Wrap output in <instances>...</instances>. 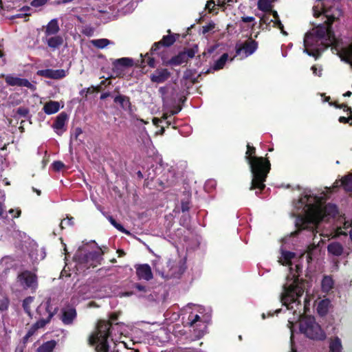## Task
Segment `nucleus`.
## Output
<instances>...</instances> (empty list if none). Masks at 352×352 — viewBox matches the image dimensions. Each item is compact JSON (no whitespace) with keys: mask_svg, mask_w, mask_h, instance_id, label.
Instances as JSON below:
<instances>
[{"mask_svg":"<svg viewBox=\"0 0 352 352\" xmlns=\"http://www.w3.org/2000/svg\"><path fill=\"white\" fill-rule=\"evenodd\" d=\"M339 122H341V123H344V124H346V123H349L350 124V123L352 122V115L350 116L348 118H346L344 116H340L339 118Z\"/></svg>","mask_w":352,"mask_h":352,"instance_id":"bf43d9fd","label":"nucleus"},{"mask_svg":"<svg viewBox=\"0 0 352 352\" xmlns=\"http://www.w3.org/2000/svg\"><path fill=\"white\" fill-rule=\"evenodd\" d=\"M153 54H155V53L152 54L151 50L150 52H148L144 55V58H142V63H145L152 68L155 67V58L152 56ZM156 54H158L156 53Z\"/></svg>","mask_w":352,"mask_h":352,"instance_id":"e433bc0d","label":"nucleus"},{"mask_svg":"<svg viewBox=\"0 0 352 352\" xmlns=\"http://www.w3.org/2000/svg\"><path fill=\"white\" fill-rule=\"evenodd\" d=\"M199 52V47L197 45H194L192 47H185L178 54L173 56L167 61H164L163 65L165 66L172 65L177 66L182 63H188L189 58H192Z\"/></svg>","mask_w":352,"mask_h":352,"instance_id":"6e6552de","label":"nucleus"},{"mask_svg":"<svg viewBox=\"0 0 352 352\" xmlns=\"http://www.w3.org/2000/svg\"><path fill=\"white\" fill-rule=\"evenodd\" d=\"M67 119L68 116L65 112H61L56 118L52 127L58 135H61L66 131L65 124Z\"/></svg>","mask_w":352,"mask_h":352,"instance_id":"f3484780","label":"nucleus"},{"mask_svg":"<svg viewBox=\"0 0 352 352\" xmlns=\"http://www.w3.org/2000/svg\"><path fill=\"white\" fill-rule=\"evenodd\" d=\"M215 28V24L214 23H210L206 25H204L202 27V33L204 34L213 30V29Z\"/></svg>","mask_w":352,"mask_h":352,"instance_id":"6e6d98bb","label":"nucleus"},{"mask_svg":"<svg viewBox=\"0 0 352 352\" xmlns=\"http://www.w3.org/2000/svg\"><path fill=\"white\" fill-rule=\"evenodd\" d=\"M118 318V314L111 313L109 316L110 320H98L95 331L89 335V345L94 346L96 352H97L96 345L102 342H105L108 345V352L116 351L115 350L109 351L108 338L111 335L112 322L116 321Z\"/></svg>","mask_w":352,"mask_h":352,"instance_id":"39448f33","label":"nucleus"},{"mask_svg":"<svg viewBox=\"0 0 352 352\" xmlns=\"http://www.w3.org/2000/svg\"><path fill=\"white\" fill-rule=\"evenodd\" d=\"M36 74L39 76L52 79V69L38 70Z\"/></svg>","mask_w":352,"mask_h":352,"instance_id":"49530a36","label":"nucleus"},{"mask_svg":"<svg viewBox=\"0 0 352 352\" xmlns=\"http://www.w3.org/2000/svg\"><path fill=\"white\" fill-rule=\"evenodd\" d=\"M43 42L54 51L63 45L64 40L62 36L56 34L43 37Z\"/></svg>","mask_w":352,"mask_h":352,"instance_id":"412c9836","label":"nucleus"},{"mask_svg":"<svg viewBox=\"0 0 352 352\" xmlns=\"http://www.w3.org/2000/svg\"><path fill=\"white\" fill-rule=\"evenodd\" d=\"M327 250L329 253L335 256H340L343 252V247L338 242H333L328 245Z\"/></svg>","mask_w":352,"mask_h":352,"instance_id":"cd10ccee","label":"nucleus"},{"mask_svg":"<svg viewBox=\"0 0 352 352\" xmlns=\"http://www.w3.org/2000/svg\"><path fill=\"white\" fill-rule=\"evenodd\" d=\"M340 185L347 192H352V175H346L340 180Z\"/></svg>","mask_w":352,"mask_h":352,"instance_id":"72a5a7b5","label":"nucleus"},{"mask_svg":"<svg viewBox=\"0 0 352 352\" xmlns=\"http://www.w3.org/2000/svg\"><path fill=\"white\" fill-rule=\"evenodd\" d=\"M113 102L119 104L124 110L131 111V103L129 96L119 94L114 98Z\"/></svg>","mask_w":352,"mask_h":352,"instance_id":"393cba45","label":"nucleus"},{"mask_svg":"<svg viewBox=\"0 0 352 352\" xmlns=\"http://www.w3.org/2000/svg\"><path fill=\"white\" fill-rule=\"evenodd\" d=\"M47 1L48 0H32L30 5L33 7L38 8L46 4Z\"/></svg>","mask_w":352,"mask_h":352,"instance_id":"5fc2aeb1","label":"nucleus"},{"mask_svg":"<svg viewBox=\"0 0 352 352\" xmlns=\"http://www.w3.org/2000/svg\"><path fill=\"white\" fill-rule=\"evenodd\" d=\"M258 157L256 155V148L248 143L247 144V151L245 153V160L248 163H250L251 160H253L254 158H258Z\"/></svg>","mask_w":352,"mask_h":352,"instance_id":"f704fd0d","label":"nucleus"},{"mask_svg":"<svg viewBox=\"0 0 352 352\" xmlns=\"http://www.w3.org/2000/svg\"><path fill=\"white\" fill-rule=\"evenodd\" d=\"M215 6L214 1L213 0H210L207 1L206 8H208L210 12L212 11V9Z\"/></svg>","mask_w":352,"mask_h":352,"instance_id":"69168bd1","label":"nucleus"},{"mask_svg":"<svg viewBox=\"0 0 352 352\" xmlns=\"http://www.w3.org/2000/svg\"><path fill=\"white\" fill-rule=\"evenodd\" d=\"M71 140L75 142L77 145L81 146L83 149L85 148V141L87 140V133L82 131L80 128H76L74 135H72Z\"/></svg>","mask_w":352,"mask_h":352,"instance_id":"4be33fe9","label":"nucleus"},{"mask_svg":"<svg viewBox=\"0 0 352 352\" xmlns=\"http://www.w3.org/2000/svg\"><path fill=\"white\" fill-rule=\"evenodd\" d=\"M342 60L344 61L346 63L350 65L351 68L352 69V56H344L340 55Z\"/></svg>","mask_w":352,"mask_h":352,"instance_id":"13d9d810","label":"nucleus"},{"mask_svg":"<svg viewBox=\"0 0 352 352\" xmlns=\"http://www.w3.org/2000/svg\"><path fill=\"white\" fill-rule=\"evenodd\" d=\"M296 273L293 274L292 277L287 276V280H292V283L289 285H284L283 292L280 295V300L283 305L286 306L287 309L300 310L301 302L299 298L303 295L306 287L309 286V282L300 278L302 266L300 264H296L295 266Z\"/></svg>","mask_w":352,"mask_h":352,"instance_id":"7ed1b4c3","label":"nucleus"},{"mask_svg":"<svg viewBox=\"0 0 352 352\" xmlns=\"http://www.w3.org/2000/svg\"><path fill=\"white\" fill-rule=\"evenodd\" d=\"M283 258L285 261V265H292V259L294 258L295 253L289 252V251H284L282 253Z\"/></svg>","mask_w":352,"mask_h":352,"instance_id":"79ce46f5","label":"nucleus"},{"mask_svg":"<svg viewBox=\"0 0 352 352\" xmlns=\"http://www.w3.org/2000/svg\"><path fill=\"white\" fill-rule=\"evenodd\" d=\"M9 302V299L7 297H3L1 299H0V310L5 311L8 309Z\"/></svg>","mask_w":352,"mask_h":352,"instance_id":"8fccbe9b","label":"nucleus"},{"mask_svg":"<svg viewBox=\"0 0 352 352\" xmlns=\"http://www.w3.org/2000/svg\"><path fill=\"white\" fill-rule=\"evenodd\" d=\"M329 301L327 300H321L318 305L317 311L318 313L321 316H324L328 312V306Z\"/></svg>","mask_w":352,"mask_h":352,"instance_id":"ea45409f","label":"nucleus"},{"mask_svg":"<svg viewBox=\"0 0 352 352\" xmlns=\"http://www.w3.org/2000/svg\"><path fill=\"white\" fill-rule=\"evenodd\" d=\"M228 54L227 53L223 54L221 56V57L214 62V63L212 66V69L215 71L223 69L226 61L228 60Z\"/></svg>","mask_w":352,"mask_h":352,"instance_id":"473e14b6","label":"nucleus"},{"mask_svg":"<svg viewBox=\"0 0 352 352\" xmlns=\"http://www.w3.org/2000/svg\"><path fill=\"white\" fill-rule=\"evenodd\" d=\"M136 275L139 280H150L153 278L151 268L148 264H138L135 265Z\"/></svg>","mask_w":352,"mask_h":352,"instance_id":"a211bd4d","label":"nucleus"},{"mask_svg":"<svg viewBox=\"0 0 352 352\" xmlns=\"http://www.w3.org/2000/svg\"><path fill=\"white\" fill-rule=\"evenodd\" d=\"M153 54H155V53L152 54L151 50L150 52H148L144 55V58H142V63H145L152 68L155 67V58L152 56ZM156 54H158L156 53Z\"/></svg>","mask_w":352,"mask_h":352,"instance_id":"c9c22d12","label":"nucleus"},{"mask_svg":"<svg viewBox=\"0 0 352 352\" xmlns=\"http://www.w3.org/2000/svg\"><path fill=\"white\" fill-rule=\"evenodd\" d=\"M178 36V34H169L164 36L160 41L153 43L151 47V53L160 54V50L162 47H168L173 45L176 41Z\"/></svg>","mask_w":352,"mask_h":352,"instance_id":"2eb2a0df","label":"nucleus"},{"mask_svg":"<svg viewBox=\"0 0 352 352\" xmlns=\"http://www.w3.org/2000/svg\"><path fill=\"white\" fill-rule=\"evenodd\" d=\"M274 20L270 19V15L268 12L263 14L260 19L259 28L262 30L270 31L271 30V23L274 24Z\"/></svg>","mask_w":352,"mask_h":352,"instance_id":"bb28decb","label":"nucleus"},{"mask_svg":"<svg viewBox=\"0 0 352 352\" xmlns=\"http://www.w3.org/2000/svg\"><path fill=\"white\" fill-rule=\"evenodd\" d=\"M334 281L331 276H324L322 280L321 287L323 292L328 293L333 287Z\"/></svg>","mask_w":352,"mask_h":352,"instance_id":"c756f323","label":"nucleus"},{"mask_svg":"<svg viewBox=\"0 0 352 352\" xmlns=\"http://www.w3.org/2000/svg\"><path fill=\"white\" fill-rule=\"evenodd\" d=\"M58 307H52L51 304V299L49 298L44 305H39L36 309V315L39 318H47L48 313H54V316L57 314Z\"/></svg>","mask_w":352,"mask_h":352,"instance_id":"aec40b11","label":"nucleus"},{"mask_svg":"<svg viewBox=\"0 0 352 352\" xmlns=\"http://www.w3.org/2000/svg\"><path fill=\"white\" fill-rule=\"evenodd\" d=\"M65 167V164L61 161H54L52 163V168L55 171H60Z\"/></svg>","mask_w":352,"mask_h":352,"instance_id":"864d4df0","label":"nucleus"},{"mask_svg":"<svg viewBox=\"0 0 352 352\" xmlns=\"http://www.w3.org/2000/svg\"><path fill=\"white\" fill-rule=\"evenodd\" d=\"M258 48V43L252 38H248L242 44L236 45V54L239 55L243 52L245 56L252 55Z\"/></svg>","mask_w":352,"mask_h":352,"instance_id":"4468645a","label":"nucleus"},{"mask_svg":"<svg viewBox=\"0 0 352 352\" xmlns=\"http://www.w3.org/2000/svg\"><path fill=\"white\" fill-rule=\"evenodd\" d=\"M300 331L306 337L314 340H324L326 334L311 316H305L300 320Z\"/></svg>","mask_w":352,"mask_h":352,"instance_id":"423d86ee","label":"nucleus"},{"mask_svg":"<svg viewBox=\"0 0 352 352\" xmlns=\"http://www.w3.org/2000/svg\"><path fill=\"white\" fill-rule=\"evenodd\" d=\"M328 8L329 6L325 1L322 0V9L327 19L324 23L311 29L306 33L304 38V52L316 59L321 55L322 52L330 47L336 40L332 24L336 18L328 14Z\"/></svg>","mask_w":352,"mask_h":352,"instance_id":"f03ea898","label":"nucleus"},{"mask_svg":"<svg viewBox=\"0 0 352 352\" xmlns=\"http://www.w3.org/2000/svg\"><path fill=\"white\" fill-rule=\"evenodd\" d=\"M56 346V342L54 340L45 342L38 346L36 352H52Z\"/></svg>","mask_w":352,"mask_h":352,"instance_id":"c85d7f7f","label":"nucleus"},{"mask_svg":"<svg viewBox=\"0 0 352 352\" xmlns=\"http://www.w3.org/2000/svg\"><path fill=\"white\" fill-rule=\"evenodd\" d=\"M33 301L32 297H28L23 301V308L25 313H27L29 316L31 315L30 311V304Z\"/></svg>","mask_w":352,"mask_h":352,"instance_id":"c03bdc74","label":"nucleus"},{"mask_svg":"<svg viewBox=\"0 0 352 352\" xmlns=\"http://www.w3.org/2000/svg\"><path fill=\"white\" fill-rule=\"evenodd\" d=\"M74 260L76 262V267L78 271L88 269V244H84L76 250Z\"/></svg>","mask_w":352,"mask_h":352,"instance_id":"9d476101","label":"nucleus"},{"mask_svg":"<svg viewBox=\"0 0 352 352\" xmlns=\"http://www.w3.org/2000/svg\"><path fill=\"white\" fill-rule=\"evenodd\" d=\"M97 352H108V345L105 342H100L96 345ZM118 352V351H112Z\"/></svg>","mask_w":352,"mask_h":352,"instance_id":"3c124183","label":"nucleus"},{"mask_svg":"<svg viewBox=\"0 0 352 352\" xmlns=\"http://www.w3.org/2000/svg\"><path fill=\"white\" fill-rule=\"evenodd\" d=\"M1 77L5 78L6 82L9 86L25 87L32 91L35 90L36 87L28 79L21 78L13 75H4L2 74Z\"/></svg>","mask_w":352,"mask_h":352,"instance_id":"ddd939ff","label":"nucleus"},{"mask_svg":"<svg viewBox=\"0 0 352 352\" xmlns=\"http://www.w3.org/2000/svg\"><path fill=\"white\" fill-rule=\"evenodd\" d=\"M255 19L253 16H242L241 21L243 23H250L254 21Z\"/></svg>","mask_w":352,"mask_h":352,"instance_id":"0e129e2a","label":"nucleus"},{"mask_svg":"<svg viewBox=\"0 0 352 352\" xmlns=\"http://www.w3.org/2000/svg\"><path fill=\"white\" fill-rule=\"evenodd\" d=\"M54 316V312H52L48 313L47 318H38V320L31 326L26 335L23 337V342H27L28 339L34 335L38 329L44 327L47 324L50 323Z\"/></svg>","mask_w":352,"mask_h":352,"instance_id":"f8f14e48","label":"nucleus"},{"mask_svg":"<svg viewBox=\"0 0 352 352\" xmlns=\"http://www.w3.org/2000/svg\"><path fill=\"white\" fill-rule=\"evenodd\" d=\"M107 219L111 223L112 226H113L118 230L120 231L122 233L129 234V232L127 231L122 225L118 223L116 219L111 215L107 216Z\"/></svg>","mask_w":352,"mask_h":352,"instance_id":"a19ab883","label":"nucleus"},{"mask_svg":"<svg viewBox=\"0 0 352 352\" xmlns=\"http://www.w3.org/2000/svg\"><path fill=\"white\" fill-rule=\"evenodd\" d=\"M133 65V60L130 58H121L113 62V72H118L120 67H129Z\"/></svg>","mask_w":352,"mask_h":352,"instance_id":"5701e85b","label":"nucleus"},{"mask_svg":"<svg viewBox=\"0 0 352 352\" xmlns=\"http://www.w3.org/2000/svg\"><path fill=\"white\" fill-rule=\"evenodd\" d=\"M95 245L96 247V250L89 251V267H95L98 265H100L103 261V255L108 252L109 248L107 246L99 247L95 241H89V246L91 245ZM91 247H89L90 248Z\"/></svg>","mask_w":352,"mask_h":352,"instance_id":"1a4fd4ad","label":"nucleus"},{"mask_svg":"<svg viewBox=\"0 0 352 352\" xmlns=\"http://www.w3.org/2000/svg\"><path fill=\"white\" fill-rule=\"evenodd\" d=\"M201 320V318L199 315L196 314L193 316V318L192 319L190 322V325H194L197 322Z\"/></svg>","mask_w":352,"mask_h":352,"instance_id":"338daca9","label":"nucleus"},{"mask_svg":"<svg viewBox=\"0 0 352 352\" xmlns=\"http://www.w3.org/2000/svg\"><path fill=\"white\" fill-rule=\"evenodd\" d=\"M342 349L341 340L336 337L331 340L329 344V352H341Z\"/></svg>","mask_w":352,"mask_h":352,"instance_id":"2f4dec72","label":"nucleus"},{"mask_svg":"<svg viewBox=\"0 0 352 352\" xmlns=\"http://www.w3.org/2000/svg\"><path fill=\"white\" fill-rule=\"evenodd\" d=\"M341 55L352 56V43L348 47L342 50Z\"/></svg>","mask_w":352,"mask_h":352,"instance_id":"4d7b16f0","label":"nucleus"},{"mask_svg":"<svg viewBox=\"0 0 352 352\" xmlns=\"http://www.w3.org/2000/svg\"><path fill=\"white\" fill-rule=\"evenodd\" d=\"M89 43L97 48L102 49L110 43V41L107 38L93 39L89 41Z\"/></svg>","mask_w":352,"mask_h":352,"instance_id":"58836bf2","label":"nucleus"},{"mask_svg":"<svg viewBox=\"0 0 352 352\" xmlns=\"http://www.w3.org/2000/svg\"><path fill=\"white\" fill-rule=\"evenodd\" d=\"M66 76V72L63 69H52V79H61Z\"/></svg>","mask_w":352,"mask_h":352,"instance_id":"a18cd8bd","label":"nucleus"},{"mask_svg":"<svg viewBox=\"0 0 352 352\" xmlns=\"http://www.w3.org/2000/svg\"><path fill=\"white\" fill-rule=\"evenodd\" d=\"M267 12L270 14V15H273L274 21V25H272V27L280 29L283 34H287V32L284 31V26L282 24L280 20L279 19L278 12L276 10H272V11H268Z\"/></svg>","mask_w":352,"mask_h":352,"instance_id":"7c9ffc66","label":"nucleus"},{"mask_svg":"<svg viewBox=\"0 0 352 352\" xmlns=\"http://www.w3.org/2000/svg\"><path fill=\"white\" fill-rule=\"evenodd\" d=\"M110 84H111V81L109 79H105V80H102L100 84L98 86H97L96 87H94V86H91V87H89V90L91 89V88H92L93 91L96 90L97 91H100L102 89V86L107 87Z\"/></svg>","mask_w":352,"mask_h":352,"instance_id":"09e8293b","label":"nucleus"},{"mask_svg":"<svg viewBox=\"0 0 352 352\" xmlns=\"http://www.w3.org/2000/svg\"><path fill=\"white\" fill-rule=\"evenodd\" d=\"M16 114L23 118H30V110L28 108L20 107L16 109Z\"/></svg>","mask_w":352,"mask_h":352,"instance_id":"de8ad7c7","label":"nucleus"},{"mask_svg":"<svg viewBox=\"0 0 352 352\" xmlns=\"http://www.w3.org/2000/svg\"><path fill=\"white\" fill-rule=\"evenodd\" d=\"M62 314L60 320L63 323L69 325L73 323L74 320L76 317V309L72 306H67L61 310Z\"/></svg>","mask_w":352,"mask_h":352,"instance_id":"6ab92c4d","label":"nucleus"},{"mask_svg":"<svg viewBox=\"0 0 352 352\" xmlns=\"http://www.w3.org/2000/svg\"><path fill=\"white\" fill-rule=\"evenodd\" d=\"M320 201L321 197L311 195H305L300 199V202L305 205L307 211L305 214H299L296 217L295 221L296 230L292 234L293 236L298 235L302 230H307L314 235L320 221H328L338 216L339 212L336 204L328 203L322 206Z\"/></svg>","mask_w":352,"mask_h":352,"instance_id":"f257e3e1","label":"nucleus"},{"mask_svg":"<svg viewBox=\"0 0 352 352\" xmlns=\"http://www.w3.org/2000/svg\"><path fill=\"white\" fill-rule=\"evenodd\" d=\"M60 31V27L58 25V20L56 19H53L45 26V30L44 31L45 36H49L52 35H56Z\"/></svg>","mask_w":352,"mask_h":352,"instance_id":"b1692460","label":"nucleus"},{"mask_svg":"<svg viewBox=\"0 0 352 352\" xmlns=\"http://www.w3.org/2000/svg\"><path fill=\"white\" fill-rule=\"evenodd\" d=\"M60 104L57 101L50 100L47 102L43 108V111L47 114H54L59 111Z\"/></svg>","mask_w":352,"mask_h":352,"instance_id":"a878e982","label":"nucleus"},{"mask_svg":"<svg viewBox=\"0 0 352 352\" xmlns=\"http://www.w3.org/2000/svg\"><path fill=\"white\" fill-rule=\"evenodd\" d=\"M311 69L312 70L313 74L314 75L318 76L319 77H320L322 76V69H320L319 70H318V68L316 67V65H313L311 67Z\"/></svg>","mask_w":352,"mask_h":352,"instance_id":"e2e57ef3","label":"nucleus"},{"mask_svg":"<svg viewBox=\"0 0 352 352\" xmlns=\"http://www.w3.org/2000/svg\"><path fill=\"white\" fill-rule=\"evenodd\" d=\"M18 280L25 289H35L38 286V278L36 274L25 270L18 275Z\"/></svg>","mask_w":352,"mask_h":352,"instance_id":"9b49d317","label":"nucleus"},{"mask_svg":"<svg viewBox=\"0 0 352 352\" xmlns=\"http://www.w3.org/2000/svg\"><path fill=\"white\" fill-rule=\"evenodd\" d=\"M181 210L183 212H188L190 210V201L188 199L182 200Z\"/></svg>","mask_w":352,"mask_h":352,"instance_id":"603ef678","label":"nucleus"},{"mask_svg":"<svg viewBox=\"0 0 352 352\" xmlns=\"http://www.w3.org/2000/svg\"><path fill=\"white\" fill-rule=\"evenodd\" d=\"M248 164L252 177L250 190L258 189L256 194L258 195L265 188V182L271 170V163L267 154L265 157L254 158Z\"/></svg>","mask_w":352,"mask_h":352,"instance_id":"20e7f679","label":"nucleus"},{"mask_svg":"<svg viewBox=\"0 0 352 352\" xmlns=\"http://www.w3.org/2000/svg\"><path fill=\"white\" fill-rule=\"evenodd\" d=\"M30 16V13H21V14H17L16 15H14L13 16V19H16V18H22L23 16H25V17H28Z\"/></svg>","mask_w":352,"mask_h":352,"instance_id":"774afa93","label":"nucleus"},{"mask_svg":"<svg viewBox=\"0 0 352 352\" xmlns=\"http://www.w3.org/2000/svg\"><path fill=\"white\" fill-rule=\"evenodd\" d=\"M158 274L165 279L179 278L185 271V267L176 261L168 259L162 270L157 269Z\"/></svg>","mask_w":352,"mask_h":352,"instance_id":"0eeeda50","label":"nucleus"},{"mask_svg":"<svg viewBox=\"0 0 352 352\" xmlns=\"http://www.w3.org/2000/svg\"><path fill=\"white\" fill-rule=\"evenodd\" d=\"M74 219L72 217H67L66 219H64L61 221L60 223V227L61 229H64L66 227H70L74 226Z\"/></svg>","mask_w":352,"mask_h":352,"instance_id":"37998d69","label":"nucleus"},{"mask_svg":"<svg viewBox=\"0 0 352 352\" xmlns=\"http://www.w3.org/2000/svg\"><path fill=\"white\" fill-rule=\"evenodd\" d=\"M171 76V73L166 68H157L150 76V80L154 83H163Z\"/></svg>","mask_w":352,"mask_h":352,"instance_id":"dca6fc26","label":"nucleus"},{"mask_svg":"<svg viewBox=\"0 0 352 352\" xmlns=\"http://www.w3.org/2000/svg\"><path fill=\"white\" fill-rule=\"evenodd\" d=\"M8 212L12 215L13 218H18L21 214V210L20 209H17L16 210L14 209H10L9 210Z\"/></svg>","mask_w":352,"mask_h":352,"instance_id":"052dcab7","label":"nucleus"},{"mask_svg":"<svg viewBox=\"0 0 352 352\" xmlns=\"http://www.w3.org/2000/svg\"><path fill=\"white\" fill-rule=\"evenodd\" d=\"M133 288L136 289L137 290L142 292H146V288L145 286L140 284V283H135L133 285Z\"/></svg>","mask_w":352,"mask_h":352,"instance_id":"680f3d73","label":"nucleus"},{"mask_svg":"<svg viewBox=\"0 0 352 352\" xmlns=\"http://www.w3.org/2000/svg\"><path fill=\"white\" fill-rule=\"evenodd\" d=\"M258 9L265 12L272 11L271 0H258Z\"/></svg>","mask_w":352,"mask_h":352,"instance_id":"4c0bfd02","label":"nucleus"}]
</instances>
